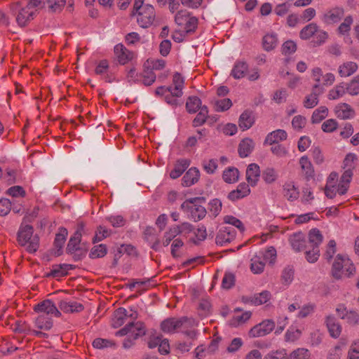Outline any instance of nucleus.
I'll list each match as a JSON object with an SVG mask.
<instances>
[{
    "instance_id": "f257e3e1",
    "label": "nucleus",
    "mask_w": 359,
    "mask_h": 359,
    "mask_svg": "<svg viewBox=\"0 0 359 359\" xmlns=\"http://www.w3.org/2000/svg\"><path fill=\"white\" fill-rule=\"evenodd\" d=\"M196 325L195 320L187 317L169 318L164 320L161 324V330L165 333H175L182 332L193 338L196 332L192 328Z\"/></svg>"
},
{
    "instance_id": "f03ea898",
    "label": "nucleus",
    "mask_w": 359,
    "mask_h": 359,
    "mask_svg": "<svg viewBox=\"0 0 359 359\" xmlns=\"http://www.w3.org/2000/svg\"><path fill=\"white\" fill-rule=\"evenodd\" d=\"M184 83L183 77L179 73H175L172 78V85L168 87H158L155 90V93L157 95H164L165 100L168 104L175 107L177 106L180 104L177 99L183 94Z\"/></svg>"
},
{
    "instance_id": "7ed1b4c3",
    "label": "nucleus",
    "mask_w": 359,
    "mask_h": 359,
    "mask_svg": "<svg viewBox=\"0 0 359 359\" xmlns=\"http://www.w3.org/2000/svg\"><path fill=\"white\" fill-rule=\"evenodd\" d=\"M355 273V268L348 257L341 255L336 257L332 269V274L334 278L340 279L343 275L350 277Z\"/></svg>"
},
{
    "instance_id": "20e7f679",
    "label": "nucleus",
    "mask_w": 359,
    "mask_h": 359,
    "mask_svg": "<svg viewBox=\"0 0 359 359\" xmlns=\"http://www.w3.org/2000/svg\"><path fill=\"white\" fill-rule=\"evenodd\" d=\"M18 238L19 243L25 246L29 252H34L37 250L39 239L37 236H33V227L31 225H21Z\"/></svg>"
},
{
    "instance_id": "39448f33",
    "label": "nucleus",
    "mask_w": 359,
    "mask_h": 359,
    "mask_svg": "<svg viewBox=\"0 0 359 359\" xmlns=\"http://www.w3.org/2000/svg\"><path fill=\"white\" fill-rule=\"evenodd\" d=\"M145 334L144 327L141 322L128 323L124 327L116 332L117 336H125L130 334L123 341V346L126 348H130L133 341L139 337Z\"/></svg>"
},
{
    "instance_id": "423d86ee",
    "label": "nucleus",
    "mask_w": 359,
    "mask_h": 359,
    "mask_svg": "<svg viewBox=\"0 0 359 359\" xmlns=\"http://www.w3.org/2000/svg\"><path fill=\"white\" fill-rule=\"evenodd\" d=\"M10 9L20 27H25L34 19L36 10H30L26 5L22 6L21 2L15 1L11 4Z\"/></svg>"
},
{
    "instance_id": "0eeeda50",
    "label": "nucleus",
    "mask_w": 359,
    "mask_h": 359,
    "mask_svg": "<svg viewBox=\"0 0 359 359\" xmlns=\"http://www.w3.org/2000/svg\"><path fill=\"white\" fill-rule=\"evenodd\" d=\"M175 21L186 33L194 32L198 25V19L187 10L179 11L175 16Z\"/></svg>"
},
{
    "instance_id": "6e6552de",
    "label": "nucleus",
    "mask_w": 359,
    "mask_h": 359,
    "mask_svg": "<svg viewBox=\"0 0 359 359\" xmlns=\"http://www.w3.org/2000/svg\"><path fill=\"white\" fill-rule=\"evenodd\" d=\"M201 200L202 198L200 197L192 198L186 200L181 205V209L185 212H189L191 217L194 221L201 220L205 217L207 213V210L203 206L197 204V202Z\"/></svg>"
},
{
    "instance_id": "1a4fd4ad",
    "label": "nucleus",
    "mask_w": 359,
    "mask_h": 359,
    "mask_svg": "<svg viewBox=\"0 0 359 359\" xmlns=\"http://www.w3.org/2000/svg\"><path fill=\"white\" fill-rule=\"evenodd\" d=\"M345 15L341 6H334L326 9L320 16L322 22L326 26H333L341 22Z\"/></svg>"
},
{
    "instance_id": "9d476101",
    "label": "nucleus",
    "mask_w": 359,
    "mask_h": 359,
    "mask_svg": "<svg viewBox=\"0 0 359 359\" xmlns=\"http://www.w3.org/2000/svg\"><path fill=\"white\" fill-rule=\"evenodd\" d=\"M136 14L137 15V23L143 28L151 26L156 18L154 8L150 4H146L145 6L142 8L141 11Z\"/></svg>"
},
{
    "instance_id": "9b49d317",
    "label": "nucleus",
    "mask_w": 359,
    "mask_h": 359,
    "mask_svg": "<svg viewBox=\"0 0 359 359\" xmlns=\"http://www.w3.org/2000/svg\"><path fill=\"white\" fill-rule=\"evenodd\" d=\"M275 327V323L272 320H266L254 326L249 332L250 337H259L269 334Z\"/></svg>"
},
{
    "instance_id": "f8f14e48",
    "label": "nucleus",
    "mask_w": 359,
    "mask_h": 359,
    "mask_svg": "<svg viewBox=\"0 0 359 359\" xmlns=\"http://www.w3.org/2000/svg\"><path fill=\"white\" fill-rule=\"evenodd\" d=\"M325 89L321 85L314 84L311 92L306 96L304 101V106L307 109L313 108L318 104V97L323 93Z\"/></svg>"
},
{
    "instance_id": "ddd939ff",
    "label": "nucleus",
    "mask_w": 359,
    "mask_h": 359,
    "mask_svg": "<svg viewBox=\"0 0 359 359\" xmlns=\"http://www.w3.org/2000/svg\"><path fill=\"white\" fill-rule=\"evenodd\" d=\"M289 243L292 250L297 252H302L306 249V240L302 232H296L289 237Z\"/></svg>"
},
{
    "instance_id": "4468645a",
    "label": "nucleus",
    "mask_w": 359,
    "mask_h": 359,
    "mask_svg": "<svg viewBox=\"0 0 359 359\" xmlns=\"http://www.w3.org/2000/svg\"><path fill=\"white\" fill-rule=\"evenodd\" d=\"M83 229L84 224L83 222H79L77 225L76 231L68 242L67 247V251L68 253H74L79 248V245L81 240V235Z\"/></svg>"
},
{
    "instance_id": "2eb2a0df",
    "label": "nucleus",
    "mask_w": 359,
    "mask_h": 359,
    "mask_svg": "<svg viewBox=\"0 0 359 359\" xmlns=\"http://www.w3.org/2000/svg\"><path fill=\"white\" fill-rule=\"evenodd\" d=\"M236 236L235 230L231 226H224L222 228L216 236V243L220 245H224L231 242Z\"/></svg>"
},
{
    "instance_id": "dca6fc26",
    "label": "nucleus",
    "mask_w": 359,
    "mask_h": 359,
    "mask_svg": "<svg viewBox=\"0 0 359 359\" xmlns=\"http://www.w3.org/2000/svg\"><path fill=\"white\" fill-rule=\"evenodd\" d=\"M34 311L39 313H43L48 316L53 314L57 317L60 316L61 313L55 306V305L49 299L43 301L34 306Z\"/></svg>"
},
{
    "instance_id": "f3484780",
    "label": "nucleus",
    "mask_w": 359,
    "mask_h": 359,
    "mask_svg": "<svg viewBox=\"0 0 359 359\" xmlns=\"http://www.w3.org/2000/svg\"><path fill=\"white\" fill-rule=\"evenodd\" d=\"M114 54L121 65H125L134 57V53L127 49L123 44H117L114 47Z\"/></svg>"
},
{
    "instance_id": "a211bd4d",
    "label": "nucleus",
    "mask_w": 359,
    "mask_h": 359,
    "mask_svg": "<svg viewBox=\"0 0 359 359\" xmlns=\"http://www.w3.org/2000/svg\"><path fill=\"white\" fill-rule=\"evenodd\" d=\"M326 326L330 336L333 338H338L342 330L341 325L333 316H328L325 319Z\"/></svg>"
},
{
    "instance_id": "6ab92c4d",
    "label": "nucleus",
    "mask_w": 359,
    "mask_h": 359,
    "mask_svg": "<svg viewBox=\"0 0 359 359\" xmlns=\"http://www.w3.org/2000/svg\"><path fill=\"white\" fill-rule=\"evenodd\" d=\"M260 177V169L257 164H250L246 170V180L252 187L255 186Z\"/></svg>"
},
{
    "instance_id": "aec40b11",
    "label": "nucleus",
    "mask_w": 359,
    "mask_h": 359,
    "mask_svg": "<svg viewBox=\"0 0 359 359\" xmlns=\"http://www.w3.org/2000/svg\"><path fill=\"white\" fill-rule=\"evenodd\" d=\"M250 193V189L249 185L246 183H241L238 184L236 189L231 191L229 194L228 198L230 201H235L248 196Z\"/></svg>"
},
{
    "instance_id": "412c9836",
    "label": "nucleus",
    "mask_w": 359,
    "mask_h": 359,
    "mask_svg": "<svg viewBox=\"0 0 359 359\" xmlns=\"http://www.w3.org/2000/svg\"><path fill=\"white\" fill-rule=\"evenodd\" d=\"M337 116L341 119H348L354 116L355 112L353 108L346 103H341L334 109Z\"/></svg>"
},
{
    "instance_id": "4be33fe9",
    "label": "nucleus",
    "mask_w": 359,
    "mask_h": 359,
    "mask_svg": "<svg viewBox=\"0 0 359 359\" xmlns=\"http://www.w3.org/2000/svg\"><path fill=\"white\" fill-rule=\"evenodd\" d=\"M287 135L284 130H276L267 135L265 138V144H275L287 139Z\"/></svg>"
},
{
    "instance_id": "5701e85b",
    "label": "nucleus",
    "mask_w": 359,
    "mask_h": 359,
    "mask_svg": "<svg viewBox=\"0 0 359 359\" xmlns=\"http://www.w3.org/2000/svg\"><path fill=\"white\" fill-rule=\"evenodd\" d=\"M200 177L199 170L194 167L189 169L182 178V185L190 187L198 182Z\"/></svg>"
},
{
    "instance_id": "b1692460",
    "label": "nucleus",
    "mask_w": 359,
    "mask_h": 359,
    "mask_svg": "<svg viewBox=\"0 0 359 359\" xmlns=\"http://www.w3.org/2000/svg\"><path fill=\"white\" fill-rule=\"evenodd\" d=\"M271 299V294L268 291H263L255 294L252 297L243 298L245 302L251 303L253 305L259 306L266 303Z\"/></svg>"
},
{
    "instance_id": "393cba45",
    "label": "nucleus",
    "mask_w": 359,
    "mask_h": 359,
    "mask_svg": "<svg viewBox=\"0 0 359 359\" xmlns=\"http://www.w3.org/2000/svg\"><path fill=\"white\" fill-rule=\"evenodd\" d=\"M254 123L255 117L252 111L246 110L240 116L238 126L243 130H245L251 128Z\"/></svg>"
},
{
    "instance_id": "a878e982",
    "label": "nucleus",
    "mask_w": 359,
    "mask_h": 359,
    "mask_svg": "<svg viewBox=\"0 0 359 359\" xmlns=\"http://www.w3.org/2000/svg\"><path fill=\"white\" fill-rule=\"evenodd\" d=\"M59 308L65 313L80 312L83 309V306L75 301H61Z\"/></svg>"
},
{
    "instance_id": "bb28decb",
    "label": "nucleus",
    "mask_w": 359,
    "mask_h": 359,
    "mask_svg": "<svg viewBox=\"0 0 359 359\" xmlns=\"http://www.w3.org/2000/svg\"><path fill=\"white\" fill-rule=\"evenodd\" d=\"M283 195L288 201H294L299 198V191L293 182H287L283 185Z\"/></svg>"
},
{
    "instance_id": "cd10ccee",
    "label": "nucleus",
    "mask_w": 359,
    "mask_h": 359,
    "mask_svg": "<svg viewBox=\"0 0 359 359\" xmlns=\"http://www.w3.org/2000/svg\"><path fill=\"white\" fill-rule=\"evenodd\" d=\"M299 164L302 175L307 180H309L314 175V170L311 161L307 156H304L299 159Z\"/></svg>"
},
{
    "instance_id": "c85d7f7f",
    "label": "nucleus",
    "mask_w": 359,
    "mask_h": 359,
    "mask_svg": "<svg viewBox=\"0 0 359 359\" xmlns=\"http://www.w3.org/2000/svg\"><path fill=\"white\" fill-rule=\"evenodd\" d=\"M358 69V65L351 61L346 62L339 65L338 73L341 77H347L354 74Z\"/></svg>"
},
{
    "instance_id": "c756f323",
    "label": "nucleus",
    "mask_w": 359,
    "mask_h": 359,
    "mask_svg": "<svg viewBox=\"0 0 359 359\" xmlns=\"http://www.w3.org/2000/svg\"><path fill=\"white\" fill-rule=\"evenodd\" d=\"M255 144L250 138L243 139L238 145V154L241 158L247 157L252 151Z\"/></svg>"
},
{
    "instance_id": "7c9ffc66",
    "label": "nucleus",
    "mask_w": 359,
    "mask_h": 359,
    "mask_svg": "<svg viewBox=\"0 0 359 359\" xmlns=\"http://www.w3.org/2000/svg\"><path fill=\"white\" fill-rule=\"evenodd\" d=\"M189 164L190 161L187 159L178 160L175 165L174 169L170 172V177L172 179L178 178L189 167Z\"/></svg>"
},
{
    "instance_id": "2f4dec72",
    "label": "nucleus",
    "mask_w": 359,
    "mask_h": 359,
    "mask_svg": "<svg viewBox=\"0 0 359 359\" xmlns=\"http://www.w3.org/2000/svg\"><path fill=\"white\" fill-rule=\"evenodd\" d=\"M74 269L72 264H63L59 265H55L53 266L50 273L48 276H53L54 278H60L65 276L67 274L68 271Z\"/></svg>"
},
{
    "instance_id": "473e14b6",
    "label": "nucleus",
    "mask_w": 359,
    "mask_h": 359,
    "mask_svg": "<svg viewBox=\"0 0 359 359\" xmlns=\"http://www.w3.org/2000/svg\"><path fill=\"white\" fill-rule=\"evenodd\" d=\"M319 27L315 22H311L304 27L299 32V37L303 40H309L315 36Z\"/></svg>"
},
{
    "instance_id": "72a5a7b5",
    "label": "nucleus",
    "mask_w": 359,
    "mask_h": 359,
    "mask_svg": "<svg viewBox=\"0 0 359 359\" xmlns=\"http://www.w3.org/2000/svg\"><path fill=\"white\" fill-rule=\"evenodd\" d=\"M346 93H347L346 83H340L330 90L327 98L331 100H337L342 97Z\"/></svg>"
},
{
    "instance_id": "f704fd0d",
    "label": "nucleus",
    "mask_w": 359,
    "mask_h": 359,
    "mask_svg": "<svg viewBox=\"0 0 359 359\" xmlns=\"http://www.w3.org/2000/svg\"><path fill=\"white\" fill-rule=\"evenodd\" d=\"M248 69V65L245 62L238 61L235 63L231 75L236 79L243 78Z\"/></svg>"
},
{
    "instance_id": "c9c22d12",
    "label": "nucleus",
    "mask_w": 359,
    "mask_h": 359,
    "mask_svg": "<svg viewBox=\"0 0 359 359\" xmlns=\"http://www.w3.org/2000/svg\"><path fill=\"white\" fill-rule=\"evenodd\" d=\"M180 235V230L178 229L177 226H170L168 231L164 233L162 243L163 246H168L169 244L176 239L177 236Z\"/></svg>"
},
{
    "instance_id": "e433bc0d",
    "label": "nucleus",
    "mask_w": 359,
    "mask_h": 359,
    "mask_svg": "<svg viewBox=\"0 0 359 359\" xmlns=\"http://www.w3.org/2000/svg\"><path fill=\"white\" fill-rule=\"evenodd\" d=\"M353 177V170H345L340 178L339 191L341 194H346Z\"/></svg>"
},
{
    "instance_id": "4c0bfd02",
    "label": "nucleus",
    "mask_w": 359,
    "mask_h": 359,
    "mask_svg": "<svg viewBox=\"0 0 359 359\" xmlns=\"http://www.w3.org/2000/svg\"><path fill=\"white\" fill-rule=\"evenodd\" d=\"M343 20V22H341L337 27V32L339 35L345 36L348 35L351 30V25L353 22V18L351 15H348L344 17Z\"/></svg>"
},
{
    "instance_id": "58836bf2",
    "label": "nucleus",
    "mask_w": 359,
    "mask_h": 359,
    "mask_svg": "<svg viewBox=\"0 0 359 359\" xmlns=\"http://www.w3.org/2000/svg\"><path fill=\"white\" fill-rule=\"evenodd\" d=\"M35 325L40 330H49L53 327V321L48 316L41 314L36 319Z\"/></svg>"
},
{
    "instance_id": "ea45409f",
    "label": "nucleus",
    "mask_w": 359,
    "mask_h": 359,
    "mask_svg": "<svg viewBox=\"0 0 359 359\" xmlns=\"http://www.w3.org/2000/svg\"><path fill=\"white\" fill-rule=\"evenodd\" d=\"M127 310L125 308H118L114 314L113 326L118 327L121 326L126 320Z\"/></svg>"
},
{
    "instance_id": "a19ab883",
    "label": "nucleus",
    "mask_w": 359,
    "mask_h": 359,
    "mask_svg": "<svg viewBox=\"0 0 359 359\" xmlns=\"http://www.w3.org/2000/svg\"><path fill=\"white\" fill-rule=\"evenodd\" d=\"M277 43L278 39L276 34H268L263 37V48L266 51H269L275 48V47L277 46Z\"/></svg>"
},
{
    "instance_id": "79ce46f5",
    "label": "nucleus",
    "mask_w": 359,
    "mask_h": 359,
    "mask_svg": "<svg viewBox=\"0 0 359 359\" xmlns=\"http://www.w3.org/2000/svg\"><path fill=\"white\" fill-rule=\"evenodd\" d=\"M323 241V236L317 229H312L309 233V242L311 248H318Z\"/></svg>"
},
{
    "instance_id": "37998d69",
    "label": "nucleus",
    "mask_w": 359,
    "mask_h": 359,
    "mask_svg": "<svg viewBox=\"0 0 359 359\" xmlns=\"http://www.w3.org/2000/svg\"><path fill=\"white\" fill-rule=\"evenodd\" d=\"M239 172L236 168H229L223 172L222 177L226 183H234L238 180Z\"/></svg>"
},
{
    "instance_id": "c03bdc74",
    "label": "nucleus",
    "mask_w": 359,
    "mask_h": 359,
    "mask_svg": "<svg viewBox=\"0 0 359 359\" xmlns=\"http://www.w3.org/2000/svg\"><path fill=\"white\" fill-rule=\"evenodd\" d=\"M328 115V109L325 106H321L315 109L311 116V122L318 123L325 119Z\"/></svg>"
},
{
    "instance_id": "a18cd8bd",
    "label": "nucleus",
    "mask_w": 359,
    "mask_h": 359,
    "mask_svg": "<svg viewBox=\"0 0 359 359\" xmlns=\"http://www.w3.org/2000/svg\"><path fill=\"white\" fill-rule=\"evenodd\" d=\"M140 77L144 86H151L156 81V78L155 73L150 68H145L140 75Z\"/></svg>"
},
{
    "instance_id": "49530a36",
    "label": "nucleus",
    "mask_w": 359,
    "mask_h": 359,
    "mask_svg": "<svg viewBox=\"0 0 359 359\" xmlns=\"http://www.w3.org/2000/svg\"><path fill=\"white\" fill-rule=\"evenodd\" d=\"M265 266V262L262 259L261 257L255 256L251 259L250 269L256 274L263 272Z\"/></svg>"
},
{
    "instance_id": "de8ad7c7",
    "label": "nucleus",
    "mask_w": 359,
    "mask_h": 359,
    "mask_svg": "<svg viewBox=\"0 0 359 359\" xmlns=\"http://www.w3.org/2000/svg\"><path fill=\"white\" fill-rule=\"evenodd\" d=\"M46 6L51 13L60 12L66 4V0H46Z\"/></svg>"
},
{
    "instance_id": "09e8293b",
    "label": "nucleus",
    "mask_w": 359,
    "mask_h": 359,
    "mask_svg": "<svg viewBox=\"0 0 359 359\" xmlns=\"http://www.w3.org/2000/svg\"><path fill=\"white\" fill-rule=\"evenodd\" d=\"M222 208V201L218 198H214L210 201L208 204V210L210 214L216 217L220 213Z\"/></svg>"
},
{
    "instance_id": "8fccbe9b",
    "label": "nucleus",
    "mask_w": 359,
    "mask_h": 359,
    "mask_svg": "<svg viewBox=\"0 0 359 359\" xmlns=\"http://www.w3.org/2000/svg\"><path fill=\"white\" fill-rule=\"evenodd\" d=\"M201 100L196 96L189 97L186 103V108L189 113H195L201 109Z\"/></svg>"
},
{
    "instance_id": "3c124183",
    "label": "nucleus",
    "mask_w": 359,
    "mask_h": 359,
    "mask_svg": "<svg viewBox=\"0 0 359 359\" xmlns=\"http://www.w3.org/2000/svg\"><path fill=\"white\" fill-rule=\"evenodd\" d=\"M208 114V107L206 106L201 107L199 112L193 121V126L198 127L203 125L206 121Z\"/></svg>"
},
{
    "instance_id": "603ef678",
    "label": "nucleus",
    "mask_w": 359,
    "mask_h": 359,
    "mask_svg": "<svg viewBox=\"0 0 359 359\" xmlns=\"http://www.w3.org/2000/svg\"><path fill=\"white\" fill-rule=\"evenodd\" d=\"M107 252V246L104 244L95 245L90 250L89 256L92 259L101 258L106 255Z\"/></svg>"
},
{
    "instance_id": "864d4df0",
    "label": "nucleus",
    "mask_w": 359,
    "mask_h": 359,
    "mask_svg": "<svg viewBox=\"0 0 359 359\" xmlns=\"http://www.w3.org/2000/svg\"><path fill=\"white\" fill-rule=\"evenodd\" d=\"M346 91L351 95L359 94V75L355 76L351 82L346 83Z\"/></svg>"
},
{
    "instance_id": "5fc2aeb1",
    "label": "nucleus",
    "mask_w": 359,
    "mask_h": 359,
    "mask_svg": "<svg viewBox=\"0 0 359 359\" xmlns=\"http://www.w3.org/2000/svg\"><path fill=\"white\" fill-rule=\"evenodd\" d=\"M67 234L68 232L65 228H60L59 232L56 234L54 241V245L56 248L61 249L63 247Z\"/></svg>"
},
{
    "instance_id": "6e6d98bb",
    "label": "nucleus",
    "mask_w": 359,
    "mask_h": 359,
    "mask_svg": "<svg viewBox=\"0 0 359 359\" xmlns=\"http://www.w3.org/2000/svg\"><path fill=\"white\" fill-rule=\"evenodd\" d=\"M278 177L276 170L273 168H267L262 172V178L267 184L274 182Z\"/></svg>"
},
{
    "instance_id": "4d7b16f0",
    "label": "nucleus",
    "mask_w": 359,
    "mask_h": 359,
    "mask_svg": "<svg viewBox=\"0 0 359 359\" xmlns=\"http://www.w3.org/2000/svg\"><path fill=\"white\" fill-rule=\"evenodd\" d=\"M310 353L306 348H299L292 351L287 359H309Z\"/></svg>"
},
{
    "instance_id": "13d9d810",
    "label": "nucleus",
    "mask_w": 359,
    "mask_h": 359,
    "mask_svg": "<svg viewBox=\"0 0 359 359\" xmlns=\"http://www.w3.org/2000/svg\"><path fill=\"white\" fill-rule=\"evenodd\" d=\"M110 235V231L108 229L102 226H100L97 227L95 234L93 238V243H97L103 239L107 238Z\"/></svg>"
},
{
    "instance_id": "bf43d9fd",
    "label": "nucleus",
    "mask_w": 359,
    "mask_h": 359,
    "mask_svg": "<svg viewBox=\"0 0 359 359\" xmlns=\"http://www.w3.org/2000/svg\"><path fill=\"white\" fill-rule=\"evenodd\" d=\"M184 246V242L180 238L175 239L171 244V255L174 258L181 256L180 249Z\"/></svg>"
},
{
    "instance_id": "052dcab7",
    "label": "nucleus",
    "mask_w": 359,
    "mask_h": 359,
    "mask_svg": "<svg viewBox=\"0 0 359 359\" xmlns=\"http://www.w3.org/2000/svg\"><path fill=\"white\" fill-rule=\"evenodd\" d=\"M93 346L96 348H104L109 347H114L115 343L109 339L97 338L93 341Z\"/></svg>"
},
{
    "instance_id": "680f3d73",
    "label": "nucleus",
    "mask_w": 359,
    "mask_h": 359,
    "mask_svg": "<svg viewBox=\"0 0 359 359\" xmlns=\"http://www.w3.org/2000/svg\"><path fill=\"white\" fill-rule=\"evenodd\" d=\"M232 106V102L229 98L217 100L215 103L216 111H224Z\"/></svg>"
},
{
    "instance_id": "e2e57ef3",
    "label": "nucleus",
    "mask_w": 359,
    "mask_h": 359,
    "mask_svg": "<svg viewBox=\"0 0 359 359\" xmlns=\"http://www.w3.org/2000/svg\"><path fill=\"white\" fill-rule=\"evenodd\" d=\"M355 160H357V156L355 154H348L344 160V169L353 170L355 168Z\"/></svg>"
},
{
    "instance_id": "0e129e2a",
    "label": "nucleus",
    "mask_w": 359,
    "mask_h": 359,
    "mask_svg": "<svg viewBox=\"0 0 359 359\" xmlns=\"http://www.w3.org/2000/svg\"><path fill=\"white\" fill-rule=\"evenodd\" d=\"M306 259L309 263H315L320 257V250L318 248H312L311 250H305Z\"/></svg>"
},
{
    "instance_id": "69168bd1",
    "label": "nucleus",
    "mask_w": 359,
    "mask_h": 359,
    "mask_svg": "<svg viewBox=\"0 0 359 359\" xmlns=\"http://www.w3.org/2000/svg\"><path fill=\"white\" fill-rule=\"evenodd\" d=\"M262 255L264 262L273 264L276 258V250L273 247H270Z\"/></svg>"
},
{
    "instance_id": "338daca9",
    "label": "nucleus",
    "mask_w": 359,
    "mask_h": 359,
    "mask_svg": "<svg viewBox=\"0 0 359 359\" xmlns=\"http://www.w3.org/2000/svg\"><path fill=\"white\" fill-rule=\"evenodd\" d=\"M287 355L285 349L272 351L267 353L264 359H285Z\"/></svg>"
},
{
    "instance_id": "774afa93",
    "label": "nucleus",
    "mask_w": 359,
    "mask_h": 359,
    "mask_svg": "<svg viewBox=\"0 0 359 359\" xmlns=\"http://www.w3.org/2000/svg\"><path fill=\"white\" fill-rule=\"evenodd\" d=\"M348 359H359V340L351 344L348 353Z\"/></svg>"
}]
</instances>
